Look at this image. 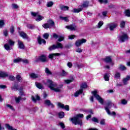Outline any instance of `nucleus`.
Masks as SVG:
<instances>
[{
	"label": "nucleus",
	"instance_id": "obj_40",
	"mask_svg": "<svg viewBox=\"0 0 130 130\" xmlns=\"http://www.w3.org/2000/svg\"><path fill=\"white\" fill-rule=\"evenodd\" d=\"M16 80L17 81H18V82H22V81H23V79L22 78V77H21V76L20 75H17L16 76Z\"/></svg>",
	"mask_w": 130,
	"mask_h": 130
},
{
	"label": "nucleus",
	"instance_id": "obj_64",
	"mask_svg": "<svg viewBox=\"0 0 130 130\" xmlns=\"http://www.w3.org/2000/svg\"><path fill=\"white\" fill-rule=\"evenodd\" d=\"M59 125L60 126V127H61V128H64L65 126H64V124L62 122H60L59 123Z\"/></svg>",
	"mask_w": 130,
	"mask_h": 130
},
{
	"label": "nucleus",
	"instance_id": "obj_13",
	"mask_svg": "<svg viewBox=\"0 0 130 130\" xmlns=\"http://www.w3.org/2000/svg\"><path fill=\"white\" fill-rule=\"evenodd\" d=\"M66 28L69 30H70L71 31H75L77 30V26L75 25H68L66 26Z\"/></svg>",
	"mask_w": 130,
	"mask_h": 130
},
{
	"label": "nucleus",
	"instance_id": "obj_36",
	"mask_svg": "<svg viewBox=\"0 0 130 130\" xmlns=\"http://www.w3.org/2000/svg\"><path fill=\"white\" fill-rule=\"evenodd\" d=\"M60 19L63 20V21H65V22H69V18L67 17L60 16Z\"/></svg>",
	"mask_w": 130,
	"mask_h": 130
},
{
	"label": "nucleus",
	"instance_id": "obj_29",
	"mask_svg": "<svg viewBox=\"0 0 130 130\" xmlns=\"http://www.w3.org/2000/svg\"><path fill=\"white\" fill-rule=\"evenodd\" d=\"M109 77H110V76L109 75V74L106 73L104 76V78L106 81H109Z\"/></svg>",
	"mask_w": 130,
	"mask_h": 130
},
{
	"label": "nucleus",
	"instance_id": "obj_44",
	"mask_svg": "<svg viewBox=\"0 0 130 130\" xmlns=\"http://www.w3.org/2000/svg\"><path fill=\"white\" fill-rule=\"evenodd\" d=\"M74 81V78H72L71 79L65 80L64 82L66 84H70V83H72Z\"/></svg>",
	"mask_w": 130,
	"mask_h": 130
},
{
	"label": "nucleus",
	"instance_id": "obj_43",
	"mask_svg": "<svg viewBox=\"0 0 130 130\" xmlns=\"http://www.w3.org/2000/svg\"><path fill=\"white\" fill-rule=\"evenodd\" d=\"M60 9L62 11H68V10H69V7H68V6H61L60 7Z\"/></svg>",
	"mask_w": 130,
	"mask_h": 130
},
{
	"label": "nucleus",
	"instance_id": "obj_37",
	"mask_svg": "<svg viewBox=\"0 0 130 130\" xmlns=\"http://www.w3.org/2000/svg\"><path fill=\"white\" fill-rule=\"evenodd\" d=\"M42 26L45 29H47V28H50V24H49V23H45L43 24Z\"/></svg>",
	"mask_w": 130,
	"mask_h": 130
},
{
	"label": "nucleus",
	"instance_id": "obj_12",
	"mask_svg": "<svg viewBox=\"0 0 130 130\" xmlns=\"http://www.w3.org/2000/svg\"><path fill=\"white\" fill-rule=\"evenodd\" d=\"M38 60L42 61V62H46L47 61V58L45 55H41L38 57Z\"/></svg>",
	"mask_w": 130,
	"mask_h": 130
},
{
	"label": "nucleus",
	"instance_id": "obj_62",
	"mask_svg": "<svg viewBox=\"0 0 130 130\" xmlns=\"http://www.w3.org/2000/svg\"><path fill=\"white\" fill-rule=\"evenodd\" d=\"M12 6L13 8V9H18V8H19V6H18L17 4H13L12 5Z\"/></svg>",
	"mask_w": 130,
	"mask_h": 130
},
{
	"label": "nucleus",
	"instance_id": "obj_17",
	"mask_svg": "<svg viewBox=\"0 0 130 130\" xmlns=\"http://www.w3.org/2000/svg\"><path fill=\"white\" fill-rule=\"evenodd\" d=\"M18 47L20 49H24L25 48V46L24 45V43H23V42L18 40Z\"/></svg>",
	"mask_w": 130,
	"mask_h": 130
},
{
	"label": "nucleus",
	"instance_id": "obj_19",
	"mask_svg": "<svg viewBox=\"0 0 130 130\" xmlns=\"http://www.w3.org/2000/svg\"><path fill=\"white\" fill-rule=\"evenodd\" d=\"M59 55H60V54L58 53L50 54L49 55V58H52L55 56H59Z\"/></svg>",
	"mask_w": 130,
	"mask_h": 130
},
{
	"label": "nucleus",
	"instance_id": "obj_49",
	"mask_svg": "<svg viewBox=\"0 0 130 130\" xmlns=\"http://www.w3.org/2000/svg\"><path fill=\"white\" fill-rule=\"evenodd\" d=\"M54 49H56L55 45H53L49 48V50H54Z\"/></svg>",
	"mask_w": 130,
	"mask_h": 130
},
{
	"label": "nucleus",
	"instance_id": "obj_35",
	"mask_svg": "<svg viewBox=\"0 0 130 130\" xmlns=\"http://www.w3.org/2000/svg\"><path fill=\"white\" fill-rule=\"evenodd\" d=\"M114 78L115 79H119L120 78V73L119 72H116Z\"/></svg>",
	"mask_w": 130,
	"mask_h": 130
},
{
	"label": "nucleus",
	"instance_id": "obj_10",
	"mask_svg": "<svg viewBox=\"0 0 130 130\" xmlns=\"http://www.w3.org/2000/svg\"><path fill=\"white\" fill-rule=\"evenodd\" d=\"M53 37L55 39H57V38H58V41H59V42H61V41H63V39H64V37L61 36H58L56 34H53Z\"/></svg>",
	"mask_w": 130,
	"mask_h": 130
},
{
	"label": "nucleus",
	"instance_id": "obj_56",
	"mask_svg": "<svg viewBox=\"0 0 130 130\" xmlns=\"http://www.w3.org/2000/svg\"><path fill=\"white\" fill-rule=\"evenodd\" d=\"M27 28H28V29H34V28L35 27V26L33 25H31V24H28L27 25Z\"/></svg>",
	"mask_w": 130,
	"mask_h": 130
},
{
	"label": "nucleus",
	"instance_id": "obj_3",
	"mask_svg": "<svg viewBox=\"0 0 130 130\" xmlns=\"http://www.w3.org/2000/svg\"><path fill=\"white\" fill-rule=\"evenodd\" d=\"M91 93L94 96V97H95V98L96 99V100H98V101H99V102L100 103H101V104L103 105V104L104 103V100H103V99L102 98L101 96H100V95H99L98 91H97L96 90L92 91H91Z\"/></svg>",
	"mask_w": 130,
	"mask_h": 130
},
{
	"label": "nucleus",
	"instance_id": "obj_59",
	"mask_svg": "<svg viewBox=\"0 0 130 130\" xmlns=\"http://www.w3.org/2000/svg\"><path fill=\"white\" fill-rule=\"evenodd\" d=\"M76 52L81 53V52H83V50H82L80 48H78L76 49Z\"/></svg>",
	"mask_w": 130,
	"mask_h": 130
},
{
	"label": "nucleus",
	"instance_id": "obj_18",
	"mask_svg": "<svg viewBox=\"0 0 130 130\" xmlns=\"http://www.w3.org/2000/svg\"><path fill=\"white\" fill-rule=\"evenodd\" d=\"M31 100H32L33 102H36L37 100H40V97H39L38 95H35V97H34V96H32Z\"/></svg>",
	"mask_w": 130,
	"mask_h": 130
},
{
	"label": "nucleus",
	"instance_id": "obj_11",
	"mask_svg": "<svg viewBox=\"0 0 130 130\" xmlns=\"http://www.w3.org/2000/svg\"><path fill=\"white\" fill-rule=\"evenodd\" d=\"M58 106L59 107H60V108L65 109V110H67V111H70V106L69 105H66L64 106V105H63L60 103H58Z\"/></svg>",
	"mask_w": 130,
	"mask_h": 130
},
{
	"label": "nucleus",
	"instance_id": "obj_16",
	"mask_svg": "<svg viewBox=\"0 0 130 130\" xmlns=\"http://www.w3.org/2000/svg\"><path fill=\"white\" fill-rule=\"evenodd\" d=\"M38 42L39 44H45L46 43V41H45V40L42 39L40 37H39L38 38Z\"/></svg>",
	"mask_w": 130,
	"mask_h": 130
},
{
	"label": "nucleus",
	"instance_id": "obj_2",
	"mask_svg": "<svg viewBox=\"0 0 130 130\" xmlns=\"http://www.w3.org/2000/svg\"><path fill=\"white\" fill-rule=\"evenodd\" d=\"M83 117H84V115L82 114H78L76 115V116L72 118L71 120L75 125L78 124L83 125V121L82 119H81V118H83Z\"/></svg>",
	"mask_w": 130,
	"mask_h": 130
},
{
	"label": "nucleus",
	"instance_id": "obj_52",
	"mask_svg": "<svg viewBox=\"0 0 130 130\" xmlns=\"http://www.w3.org/2000/svg\"><path fill=\"white\" fill-rule=\"evenodd\" d=\"M14 32H15V27L14 26H11L10 28V33H11V34H13Z\"/></svg>",
	"mask_w": 130,
	"mask_h": 130
},
{
	"label": "nucleus",
	"instance_id": "obj_45",
	"mask_svg": "<svg viewBox=\"0 0 130 130\" xmlns=\"http://www.w3.org/2000/svg\"><path fill=\"white\" fill-rule=\"evenodd\" d=\"M52 6H53V2H48L47 4V7H48V8H50L52 7Z\"/></svg>",
	"mask_w": 130,
	"mask_h": 130
},
{
	"label": "nucleus",
	"instance_id": "obj_57",
	"mask_svg": "<svg viewBox=\"0 0 130 130\" xmlns=\"http://www.w3.org/2000/svg\"><path fill=\"white\" fill-rule=\"evenodd\" d=\"M43 37L45 39H48V37H49V34H45L43 35Z\"/></svg>",
	"mask_w": 130,
	"mask_h": 130
},
{
	"label": "nucleus",
	"instance_id": "obj_20",
	"mask_svg": "<svg viewBox=\"0 0 130 130\" xmlns=\"http://www.w3.org/2000/svg\"><path fill=\"white\" fill-rule=\"evenodd\" d=\"M83 93V89H80L79 90L76 91L74 93L75 97H78L80 95V94H82Z\"/></svg>",
	"mask_w": 130,
	"mask_h": 130
},
{
	"label": "nucleus",
	"instance_id": "obj_63",
	"mask_svg": "<svg viewBox=\"0 0 130 130\" xmlns=\"http://www.w3.org/2000/svg\"><path fill=\"white\" fill-rule=\"evenodd\" d=\"M69 39H74L76 38V35H71L68 37Z\"/></svg>",
	"mask_w": 130,
	"mask_h": 130
},
{
	"label": "nucleus",
	"instance_id": "obj_23",
	"mask_svg": "<svg viewBox=\"0 0 130 130\" xmlns=\"http://www.w3.org/2000/svg\"><path fill=\"white\" fill-rule=\"evenodd\" d=\"M130 80V76H127L123 80V83L124 85H126V83Z\"/></svg>",
	"mask_w": 130,
	"mask_h": 130
},
{
	"label": "nucleus",
	"instance_id": "obj_28",
	"mask_svg": "<svg viewBox=\"0 0 130 130\" xmlns=\"http://www.w3.org/2000/svg\"><path fill=\"white\" fill-rule=\"evenodd\" d=\"M6 127L9 130H17V129H14V128H13V126L10 125L9 124H6Z\"/></svg>",
	"mask_w": 130,
	"mask_h": 130
},
{
	"label": "nucleus",
	"instance_id": "obj_32",
	"mask_svg": "<svg viewBox=\"0 0 130 130\" xmlns=\"http://www.w3.org/2000/svg\"><path fill=\"white\" fill-rule=\"evenodd\" d=\"M5 77H8V74H7V73L0 72V78H4Z\"/></svg>",
	"mask_w": 130,
	"mask_h": 130
},
{
	"label": "nucleus",
	"instance_id": "obj_51",
	"mask_svg": "<svg viewBox=\"0 0 130 130\" xmlns=\"http://www.w3.org/2000/svg\"><path fill=\"white\" fill-rule=\"evenodd\" d=\"M5 25V21L2 20H0V28H3Z\"/></svg>",
	"mask_w": 130,
	"mask_h": 130
},
{
	"label": "nucleus",
	"instance_id": "obj_9",
	"mask_svg": "<svg viewBox=\"0 0 130 130\" xmlns=\"http://www.w3.org/2000/svg\"><path fill=\"white\" fill-rule=\"evenodd\" d=\"M107 28H109L110 31H113L116 27H117V23H110L107 24Z\"/></svg>",
	"mask_w": 130,
	"mask_h": 130
},
{
	"label": "nucleus",
	"instance_id": "obj_31",
	"mask_svg": "<svg viewBox=\"0 0 130 130\" xmlns=\"http://www.w3.org/2000/svg\"><path fill=\"white\" fill-rule=\"evenodd\" d=\"M6 107L7 108H9L11 110H12L13 111H15V108H14V107H13V106L10 104H7Z\"/></svg>",
	"mask_w": 130,
	"mask_h": 130
},
{
	"label": "nucleus",
	"instance_id": "obj_15",
	"mask_svg": "<svg viewBox=\"0 0 130 130\" xmlns=\"http://www.w3.org/2000/svg\"><path fill=\"white\" fill-rule=\"evenodd\" d=\"M19 35L23 38V39H28V36L27 34L25 33L24 31H19Z\"/></svg>",
	"mask_w": 130,
	"mask_h": 130
},
{
	"label": "nucleus",
	"instance_id": "obj_61",
	"mask_svg": "<svg viewBox=\"0 0 130 130\" xmlns=\"http://www.w3.org/2000/svg\"><path fill=\"white\" fill-rule=\"evenodd\" d=\"M23 89V87H20V88L19 89V94H20V95H23V92H22Z\"/></svg>",
	"mask_w": 130,
	"mask_h": 130
},
{
	"label": "nucleus",
	"instance_id": "obj_21",
	"mask_svg": "<svg viewBox=\"0 0 130 130\" xmlns=\"http://www.w3.org/2000/svg\"><path fill=\"white\" fill-rule=\"evenodd\" d=\"M30 77L31 79H37L39 77V75L35 73H31L30 75Z\"/></svg>",
	"mask_w": 130,
	"mask_h": 130
},
{
	"label": "nucleus",
	"instance_id": "obj_7",
	"mask_svg": "<svg viewBox=\"0 0 130 130\" xmlns=\"http://www.w3.org/2000/svg\"><path fill=\"white\" fill-rule=\"evenodd\" d=\"M87 42V40L85 39H78L76 41L75 45L77 47H80L82 44L86 43Z\"/></svg>",
	"mask_w": 130,
	"mask_h": 130
},
{
	"label": "nucleus",
	"instance_id": "obj_27",
	"mask_svg": "<svg viewBox=\"0 0 130 130\" xmlns=\"http://www.w3.org/2000/svg\"><path fill=\"white\" fill-rule=\"evenodd\" d=\"M59 118H63L64 117V113L63 112H60L58 113Z\"/></svg>",
	"mask_w": 130,
	"mask_h": 130
},
{
	"label": "nucleus",
	"instance_id": "obj_55",
	"mask_svg": "<svg viewBox=\"0 0 130 130\" xmlns=\"http://www.w3.org/2000/svg\"><path fill=\"white\" fill-rule=\"evenodd\" d=\"M48 24H49V25H50L51 26H53V25H54V22H53V21H52V20H49L48 21Z\"/></svg>",
	"mask_w": 130,
	"mask_h": 130
},
{
	"label": "nucleus",
	"instance_id": "obj_41",
	"mask_svg": "<svg viewBox=\"0 0 130 130\" xmlns=\"http://www.w3.org/2000/svg\"><path fill=\"white\" fill-rule=\"evenodd\" d=\"M121 104H122V105H126V104H127V101L124 99L121 100Z\"/></svg>",
	"mask_w": 130,
	"mask_h": 130
},
{
	"label": "nucleus",
	"instance_id": "obj_1",
	"mask_svg": "<svg viewBox=\"0 0 130 130\" xmlns=\"http://www.w3.org/2000/svg\"><path fill=\"white\" fill-rule=\"evenodd\" d=\"M47 85L52 91L54 92H60L61 91V86L56 84L50 80L47 81Z\"/></svg>",
	"mask_w": 130,
	"mask_h": 130
},
{
	"label": "nucleus",
	"instance_id": "obj_8",
	"mask_svg": "<svg viewBox=\"0 0 130 130\" xmlns=\"http://www.w3.org/2000/svg\"><path fill=\"white\" fill-rule=\"evenodd\" d=\"M128 37L126 34H123L122 36H120L118 37V41L119 42H124L126 40H127Z\"/></svg>",
	"mask_w": 130,
	"mask_h": 130
},
{
	"label": "nucleus",
	"instance_id": "obj_26",
	"mask_svg": "<svg viewBox=\"0 0 130 130\" xmlns=\"http://www.w3.org/2000/svg\"><path fill=\"white\" fill-rule=\"evenodd\" d=\"M83 8H78V9H73V11H72L73 13H80V12H81L82 11Z\"/></svg>",
	"mask_w": 130,
	"mask_h": 130
},
{
	"label": "nucleus",
	"instance_id": "obj_14",
	"mask_svg": "<svg viewBox=\"0 0 130 130\" xmlns=\"http://www.w3.org/2000/svg\"><path fill=\"white\" fill-rule=\"evenodd\" d=\"M44 103L45 105H47V106H50V107H51L52 108L54 107V105L52 104L50 101L49 100H45Z\"/></svg>",
	"mask_w": 130,
	"mask_h": 130
},
{
	"label": "nucleus",
	"instance_id": "obj_24",
	"mask_svg": "<svg viewBox=\"0 0 130 130\" xmlns=\"http://www.w3.org/2000/svg\"><path fill=\"white\" fill-rule=\"evenodd\" d=\"M56 46V49L61 48L62 49L63 48L62 44L60 43L57 42L56 44L55 45Z\"/></svg>",
	"mask_w": 130,
	"mask_h": 130
},
{
	"label": "nucleus",
	"instance_id": "obj_25",
	"mask_svg": "<svg viewBox=\"0 0 130 130\" xmlns=\"http://www.w3.org/2000/svg\"><path fill=\"white\" fill-rule=\"evenodd\" d=\"M112 59H111V57L107 56L104 59V61L105 62H111Z\"/></svg>",
	"mask_w": 130,
	"mask_h": 130
},
{
	"label": "nucleus",
	"instance_id": "obj_54",
	"mask_svg": "<svg viewBox=\"0 0 130 130\" xmlns=\"http://www.w3.org/2000/svg\"><path fill=\"white\" fill-rule=\"evenodd\" d=\"M99 3L101 4H107L108 1L107 0H99Z\"/></svg>",
	"mask_w": 130,
	"mask_h": 130
},
{
	"label": "nucleus",
	"instance_id": "obj_5",
	"mask_svg": "<svg viewBox=\"0 0 130 130\" xmlns=\"http://www.w3.org/2000/svg\"><path fill=\"white\" fill-rule=\"evenodd\" d=\"M30 14L31 16L36 17V21L37 22H40V21H42L44 19V17L39 15L38 13L31 12Z\"/></svg>",
	"mask_w": 130,
	"mask_h": 130
},
{
	"label": "nucleus",
	"instance_id": "obj_34",
	"mask_svg": "<svg viewBox=\"0 0 130 130\" xmlns=\"http://www.w3.org/2000/svg\"><path fill=\"white\" fill-rule=\"evenodd\" d=\"M87 87H88V85L86 83H82L81 85V88L82 90H83V89H86V88H87Z\"/></svg>",
	"mask_w": 130,
	"mask_h": 130
},
{
	"label": "nucleus",
	"instance_id": "obj_47",
	"mask_svg": "<svg viewBox=\"0 0 130 130\" xmlns=\"http://www.w3.org/2000/svg\"><path fill=\"white\" fill-rule=\"evenodd\" d=\"M45 73L47 74V75H52V73L49 71V69L48 68L45 69Z\"/></svg>",
	"mask_w": 130,
	"mask_h": 130
},
{
	"label": "nucleus",
	"instance_id": "obj_38",
	"mask_svg": "<svg viewBox=\"0 0 130 130\" xmlns=\"http://www.w3.org/2000/svg\"><path fill=\"white\" fill-rule=\"evenodd\" d=\"M22 100V97L18 96V98H15V101L16 103H20V101Z\"/></svg>",
	"mask_w": 130,
	"mask_h": 130
},
{
	"label": "nucleus",
	"instance_id": "obj_58",
	"mask_svg": "<svg viewBox=\"0 0 130 130\" xmlns=\"http://www.w3.org/2000/svg\"><path fill=\"white\" fill-rule=\"evenodd\" d=\"M21 61H22V62L23 63H25V64L29 63V60H28V59H22Z\"/></svg>",
	"mask_w": 130,
	"mask_h": 130
},
{
	"label": "nucleus",
	"instance_id": "obj_60",
	"mask_svg": "<svg viewBox=\"0 0 130 130\" xmlns=\"http://www.w3.org/2000/svg\"><path fill=\"white\" fill-rule=\"evenodd\" d=\"M9 79L10 81H15V77L14 76H10Z\"/></svg>",
	"mask_w": 130,
	"mask_h": 130
},
{
	"label": "nucleus",
	"instance_id": "obj_48",
	"mask_svg": "<svg viewBox=\"0 0 130 130\" xmlns=\"http://www.w3.org/2000/svg\"><path fill=\"white\" fill-rule=\"evenodd\" d=\"M120 26L121 28H124V26H125V22L123 21H121Z\"/></svg>",
	"mask_w": 130,
	"mask_h": 130
},
{
	"label": "nucleus",
	"instance_id": "obj_4",
	"mask_svg": "<svg viewBox=\"0 0 130 130\" xmlns=\"http://www.w3.org/2000/svg\"><path fill=\"white\" fill-rule=\"evenodd\" d=\"M8 43L9 44H5L4 47L6 50H7V51H10V50L12 49V46H14L15 42L12 41V40H9L8 41Z\"/></svg>",
	"mask_w": 130,
	"mask_h": 130
},
{
	"label": "nucleus",
	"instance_id": "obj_50",
	"mask_svg": "<svg viewBox=\"0 0 130 130\" xmlns=\"http://www.w3.org/2000/svg\"><path fill=\"white\" fill-rule=\"evenodd\" d=\"M61 75L63 77H66V76H68V72L64 71V70H62Z\"/></svg>",
	"mask_w": 130,
	"mask_h": 130
},
{
	"label": "nucleus",
	"instance_id": "obj_22",
	"mask_svg": "<svg viewBox=\"0 0 130 130\" xmlns=\"http://www.w3.org/2000/svg\"><path fill=\"white\" fill-rule=\"evenodd\" d=\"M88 6H89V2L85 1L83 3L82 5L81 6V9H83V8H88Z\"/></svg>",
	"mask_w": 130,
	"mask_h": 130
},
{
	"label": "nucleus",
	"instance_id": "obj_46",
	"mask_svg": "<svg viewBox=\"0 0 130 130\" xmlns=\"http://www.w3.org/2000/svg\"><path fill=\"white\" fill-rule=\"evenodd\" d=\"M125 15L126 17H130V10H127L125 11Z\"/></svg>",
	"mask_w": 130,
	"mask_h": 130
},
{
	"label": "nucleus",
	"instance_id": "obj_33",
	"mask_svg": "<svg viewBox=\"0 0 130 130\" xmlns=\"http://www.w3.org/2000/svg\"><path fill=\"white\" fill-rule=\"evenodd\" d=\"M119 69L120 71H125V70H126V67L122 64H121L120 65Z\"/></svg>",
	"mask_w": 130,
	"mask_h": 130
},
{
	"label": "nucleus",
	"instance_id": "obj_53",
	"mask_svg": "<svg viewBox=\"0 0 130 130\" xmlns=\"http://www.w3.org/2000/svg\"><path fill=\"white\" fill-rule=\"evenodd\" d=\"M92 121H93V122H96L97 123H99V121L98 120V119L96 117H93L92 118Z\"/></svg>",
	"mask_w": 130,
	"mask_h": 130
},
{
	"label": "nucleus",
	"instance_id": "obj_42",
	"mask_svg": "<svg viewBox=\"0 0 130 130\" xmlns=\"http://www.w3.org/2000/svg\"><path fill=\"white\" fill-rule=\"evenodd\" d=\"M20 61H22V59L20 58H17L14 60V62L15 63H18V62H20Z\"/></svg>",
	"mask_w": 130,
	"mask_h": 130
},
{
	"label": "nucleus",
	"instance_id": "obj_30",
	"mask_svg": "<svg viewBox=\"0 0 130 130\" xmlns=\"http://www.w3.org/2000/svg\"><path fill=\"white\" fill-rule=\"evenodd\" d=\"M103 24H104L103 21H99L98 25H96L97 28H98L99 29H100V28H101V27L103 26Z\"/></svg>",
	"mask_w": 130,
	"mask_h": 130
},
{
	"label": "nucleus",
	"instance_id": "obj_6",
	"mask_svg": "<svg viewBox=\"0 0 130 130\" xmlns=\"http://www.w3.org/2000/svg\"><path fill=\"white\" fill-rule=\"evenodd\" d=\"M112 106H114V104L110 101L108 102L106 106L105 107V110L108 114H111V112H110L109 109H110Z\"/></svg>",
	"mask_w": 130,
	"mask_h": 130
},
{
	"label": "nucleus",
	"instance_id": "obj_39",
	"mask_svg": "<svg viewBox=\"0 0 130 130\" xmlns=\"http://www.w3.org/2000/svg\"><path fill=\"white\" fill-rule=\"evenodd\" d=\"M36 86L37 87V88H38L39 89H41V90H42V89H43V86L41 84L36 83Z\"/></svg>",
	"mask_w": 130,
	"mask_h": 130
}]
</instances>
